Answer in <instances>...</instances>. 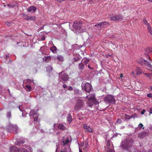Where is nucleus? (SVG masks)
Wrapping results in <instances>:
<instances>
[{"instance_id":"nucleus-1","label":"nucleus","mask_w":152,"mask_h":152,"mask_svg":"<svg viewBox=\"0 0 152 152\" xmlns=\"http://www.w3.org/2000/svg\"><path fill=\"white\" fill-rule=\"evenodd\" d=\"M82 24L80 22H75L73 24V28L76 33H80L85 31L86 29L82 26Z\"/></svg>"},{"instance_id":"nucleus-2","label":"nucleus","mask_w":152,"mask_h":152,"mask_svg":"<svg viewBox=\"0 0 152 152\" xmlns=\"http://www.w3.org/2000/svg\"><path fill=\"white\" fill-rule=\"evenodd\" d=\"M133 142L132 139L125 140L122 142L121 147L123 150H127L132 146Z\"/></svg>"},{"instance_id":"nucleus-3","label":"nucleus","mask_w":152,"mask_h":152,"mask_svg":"<svg viewBox=\"0 0 152 152\" xmlns=\"http://www.w3.org/2000/svg\"><path fill=\"white\" fill-rule=\"evenodd\" d=\"M85 104V102L83 100L80 99H78L76 102L74 109L75 110L78 111L82 108Z\"/></svg>"},{"instance_id":"nucleus-4","label":"nucleus","mask_w":152,"mask_h":152,"mask_svg":"<svg viewBox=\"0 0 152 152\" xmlns=\"http://www.w3.org/2000/svg\"><path fill=\"white\" fill-rule=\"evenodd\" d=\"M104 102L107 103L114 104L115 102V99L113 95H107L104 98Z\"/></svg>"},{"instance_id":"nucleus-5","label":"nucleus","mask_w":152,"mask_h":152,"mask_svg":"<svg viewBox=\"0 0 152 152\" xmlns=\"http://www.w3.org/2000/svg\"><path fill=\"white\" fill-rule=\"evenodd\" d=\"M81 87L83 90L84 89L86 92L88 93H90L92 88V86L88 83L85 84L82 83Z\"/></svg>"},{"instance_id":"nucleus-6","label":"nucleus","mask_w":152,"mask_h":152,"mask_svg":"<svg viewBox=\"0 0 152 152\" xmlns=\"http://www.w3.org/2000/svg\"><path fill=\"white\" fill-rule=\"evenodd\" d=\"M18 129V127L16 125L13 126L12 124H10L7 127V130L8 132L12 131L14 133L16 134Z\"/></svg>"},{"instance_id":"nucleus-7","label":"nucleus","mask_w":152,"mask_h":152,"mask_svg":"<svg viewBox=\"0 0 152 152\" xmlns=\"http://www.w3.org/2000/svg\"><path fill=\"white\" fill-rule=\"evenodd\" d=\"M22 16L24 19L28 21L31 20L34 21L36 20V17L34 15L28 16L27 15L23 13L22 14Z\"/></svg>"},{"instance_id":"nucleus-8","label":"nucleus","mask_w":152,"mask_h":152,"mask_svg":"<svg viewBox=\"0 0 152 152\" xmlns=\"http://www.w3.org/2000/svg\"><path fill=\"white\" fill-rule=\"evenodd\" d=\"M123 18V16L121 14L118 15H116L114 16H113L110 18V20H111L117 21L121 20Z\"/></svg>"},{"instance_id":"nucleus-9","label":"nucleus","mask_w":152,"mask_h":152,"mask_svg":"<svg viewBox=\"0 0 152 152\" xmlns=\"http://www.w3.org/2000/svg\"><path fill=\"white\" fill-rule=\"evenodd\" d=\"M99 103L98 101H96V100H92L91 99H88L87 102V104L88 105L91 107L94 104H98Z\"/></svg>"},{"instance_id":"nucleus-10","label":"nucleus","mask_w":152,"mask_h":152,"mask_svg":"<svg viewBox=\"0 0 152 152\" xmlns=\"http://www.w3.org/2000/svg\"><path fill=\"white\" fill-rule=\"evenodd\" d=\"M59 75L60 76L61 75V77L63 81H67L69 77L68 75L64 73L63 72L59 73Z\"/></svg>"},{"instance_id":"nucleus-11","label":"nucleus","mask_w":152,"mask_h":152,"mask_svg":"<svg viewBox=\"0 0 152 152\" xmlns=\"http://www.w3.org/2000/svg\"><path fill=\"white\" fill-rule=\"evenodd\" d=\"M83 127L85 130L87 132H92L93 131L91 128L86 124H84L83 125Z\"/></svg>"},{"instance_id":"nucleus-12","label":"nucleus","mask_w":152,"mask_h":152,"mask_svg":"<svg viewBox=\"0 0 152 152\" xmlns=\"http://www.w3.org/2000/svg\"><path fill=\"white\" fill-rule=\"evenodd\" d=\"M37 10L36 7L34 6H31L29 7L27 11L28 12H35Z\"/></svg>"},{"instance_id":"nucleus-13","label":"nucleus","mask_w":152,"mask_h":152,"mask_svg":"<svg viewBox=\"0 0 152 152\" xmlns=\"http://www.w3.org/2000/svg\"><path fill=\"white\" fill-rule=\"evenodd\" d=\"M10 152H19L18 149L15 146H12L10 147Z\"/></svg>"},{"instance_id":"nucleus-14","label":"nucleus","mask_w":152,"mask_h":152,"mask_svg":"<svg viewBox=\"0 0 152 152\" xmlns=\"http://www.w3.org/2000/svg\"><path fill=\"white\" fill-rule=\"evenodd\" d=\"M86 98L88 99L96 100L95 98V96L93 94H90L86 96Z\"/></svg>"},{"instance_id":"nucleus-15","label":"nucleus","mask_w":152,"mask_h":152,"mask_svg":"<svg viewBox=\"0 0 152 152\" xmlns=\"http://www.w3.org/2000/svg\"><path fill=\"white\" fill-rule=\"evenodd\" d=\"M136 72L137 75H140L142 73V70L139 67L137 68Z\"/></svg>"},{"instance_id":"nucleus-16","label":"nucleus","mask_w":152,"mask_h":152,"mask_svg":"<svg viewBox=\"0 0 152 152\" xmlns=\"http://www.w3.org/2000/svg\"><path fill=\"white\" fill-rule=\"evenodd\" d=\"M100 23L101 28L104 27L106 25L108 26L109 25V23L107 22H102Z\"/></svg>"},{"instance_id":"nucleus-17","label":"nucleus","mask_w":152,"mask_h":152,"mask_svg":"<svg viewBox=\"0 0 152 152\" xmlns=\"http://www.w3.org/2000/svg\"><path fill=\"white\" fill-rule=\"evenodd\" d=\"M58 128L59 129L64 130L66 129L65 127L62 124H60L58 126Z\"/></svg>"},{"instance_id":"nucleus-18","label":"nucleus","mask_w":152,"mask_h":152,"mask_svg":"<svg viewBox=\"0 0 152 152\" xmlns=\"http://www.w3.org/2000/svg\"><path fill=\"white\" fill-rule=\"evenodd\" d=\"M84 66L83 63H79L78 65V68L80 70H83Z\"/></svg>"},{"instance_id":"nucleus-19","label":"nucleus","mask_w":152,"mask_h":152,"mask_svg":"<svg viewBox=\"0 0 152 152\" xmlns=\"http://www.w3.org/2000/svg\"><path fill=\"white\" fill-rule=\"evenodd\" d=\"M50 50L53 53H55L56 52V51L57 50V48L55 46H54L50 48Z\"/></svg>"},{"instance_id":"nucleus-20","label":"nucleus","mask_w":152,"mask_h":152,"mask_svg":"<svg viewBox=\"0 0 152 152\" xmlns=\"http://www.w3.org/2000/svg\"><path fill=\"white\" fill-rule=\"evenodd\" d=\"M146 62H147V61L141 58L139 61L138 63L142 65L143 64H145V63H146Z\"/></svg>"},{"instance_id":"nucleus-21","label":"nucleus","mask_w":152,"mask_h":152,"mask_svg":"<svg viewBox=\"0 0 152 152\" xmlns=\"http://www.w3.org/2000/svg\"><path fill=\"white\" fill-rule=\"evenodd\" d=\"M67 121H68L69 123H70L72 121V117L70 113H69L68 115Z\"/></svg>"},{"instance_id":"nucleus-22","label":"nucleus","mask_w":152,"mask_h":152,"mask_svg":"<svg viewBox=\"0 0 152 152\" xmlns=\"http://www.w3.org/2000/svg\"><path fill=\"white\" fill-rule=\"evenodd\" d=\"M37 114V113L35 110H32L30 111L29 113V115L30 116H32L33 115H36Z\"/></svg>"},{"instance_id":"nucleus-23","label":"nucleus","mask_w":152,"mask_h":152,"mask_svg":"<svg viewBox=\"0 0 152 152\" xmlns=\"http://www.w3.org/2000/svg\"><path fill=\"white\" fill-rule=\"evenodd\" d=\"M90 60L86 58H84L82 60V61H83V63L85 65H86L89 62Z\"/></svg>"},{"instance_id":"nucleus-24","label":"nucleus","mask_w":152,"mask_h":152,"mask_svg":"<svg viewBox=\"0 0 152 152\" xmlns=\"http://www.w3.org/2000/svg\"><path fill=\"white\" fill-rule=\"evenodd\" d=\"M24 141L23 140L20 141V140H17V141L15 142L16 144L17 145H20L21 144L24 143Z\"/></svg>"},{"instance_id":"nucleus-25","label":"nucleus","mask_w":152,"mask_h":152,"mask_svg":"<svg viewBox=\"0 0 152 152\" xmlns=\"http://www.w3.org/2000/svg\"><path fill=\"white\" fill-rule=\"evenodd\" d=\"M74 92L75 94L77 95H79L80 94V91L78 89H76L74 90Z\"/></svg>"},{"instance_id":"nucleus-26","label":"nucleus","mask_w":152,"mask_h":152,"mask_svg":"<svg viewBox=\"0 0 152 152\" xmlns=\"http://www.w3.org/2000/svg\"><path fill=\"white\" fill-rule=\"evenodd\" d=\"M57 59L60 61H62L64 58L61 55H58L57 57Z\"/></svg>"},{"instance_id":"nucleus-27","label":"nucleus","mask_w":152,"mask_h":152,"mask_svg":"<svg viewBox=\"0 0 152 152\" xmlns=\"http://www.w3.org/2000/svg\"><path fill=\"white\" fill-rule=\"evenodd\" d=\"M69 142V140L68 138H67L65 140H64L63 141V143L64 145H65L67 143H68Z\"/></svg>"},{"instance_id":"nucleus-28","label":"nucleus","mask_w":152,"mask_h":152,"mask_svg":"<svg viewBox=\"0 0 152 152\" xmlns=\"http://www.w3.org/2000/svg\"><path fill=\"white\" fill-rule=\"evenodd\" d=\"M26 91H31V88L30 86L26 85Z\"/></svg>"},{"instance_id":"nucleus-29","label":"nucleus","mask_w":152,"mask_h":152,"mask_svg":"<svg viewBox=\"0 0 152 152\" xmlns=\"http://www.w3.org/2000/svg\"><path fill=\"white\" fill-rule=\"evenodd\" d=\"M145 51L146 52L148 53H152V48H147L146 49Z\"/></svg>"},{"instance_id":"nucleus-30","label":"nucleus","mask_w":152,"mask_h":152,"mask_svg":"<svg viewBox=\"0 0 152 152\" xmlns=\"http://www.w3.org/2000/svg\"><path fill=\"white\" fill-rule=\"evenodd\" d=\"M147 27L148 29L151 34H152V31L151 30V27L149 26V25L147 26Z\"/></svg>"},{"instance_id":"nucleus-31","label":"nucleus","mask_w":152,"mask_h":152,"mask_svg":"<svg viewBox=\"0 0 152 152\" xmlns=\"http://www.w3.org/2000/svg\"><path fill=\"white\" fill-rule=\"evenodd\" d=\"M51 59V57L50 56H47L45 58V61L47 62L49 61Z\"/></svg>"},{"instance_id":"nucleus-32","label":"nucleus","mask_w":152,"mask_h":152,"mask_svg":"<svg viewBox=\"0 0 152 152\" xmlns=\"http://www.w3.org/2000/svg\"><path fill=\"white\" fill-rule=\"evenodd\" d=\"M145 75H147L148 77L151 79V74L149 73H146L145 74Z\"/></svg>"},{"instance_id":"nucleus-33","label":"nucleus","mask_w":152,"mask_h":152,"mask_svg":"<svg viewBox=\"0 0 152 152\" xmlns=\"http://www.w3.org/2000/svg\"><path fill=\"white\" fill-rule=\"evenodd\" d=\"M95 26L96 27H97V28H101V24L100 23L97 24H96L95 25Z\"/></svg>"},{"instance_id":"nucleus-34","label":"nucleus","mask_w":152,"mask_h":152,"mask_svg":"<svg viewBox=\"0 0 152 152\" xmlns=\"http://www.w3.org/2000/svg\"><path fill=\"white\" fill-rule=\"evenodd\" d=\"M88 144L87 142H86L85 145V148H83V149H85V150H87V148H88Z\"/></svg>"},{"instance_id":"nucleus-35","label":"nucleus","mask_w":152,"mask_h":152,"mask_svg":"<svg viewBox=\"0 0 152 152\" xmlns=\"http://www.w3.org/2000/svg\"><path fill=\"white\" fill-rule=\"evenodd\" d=\"M144 22L145 23V24L147 26H148V25H149V24L148 23L147 21L145 19H144L143 20Z\"/></svg>"},{"instance_id":"nucleus-36","label":"nucleus","mask_w":152,"mask_h":152,"mask_svg":"<svg viewBox=\"0 0 152 152\" xmlns=\"http://www.w3.org/2000/svg\"><path fill=\"white\" fill-rule=\"evenodd\" d=\"M7 6L9 7L13 8L15 7V5L14 4H7Z\"/></svg>"},{"instance_id":"nucleus-37","label":"nucleus","mask_w":152,"mask_h":152,"mask_svg":"<svg viewBox=\"0 0 152 152\" xmlns=\"http://www.w3.org/2000/svg\"><path fill=\"white\" fill-rule=\"evenodd\" d=\"M61 152H68L67 149L65 147L64 149L63 150L61 151Z\"/></svg>"},{"instance_id":"nucleus-38","label":"nucleus","mask_w":152,"mask_h":152,"mask_svg":"<svg viewBox=\"0 0 152 152\" xmlns=\"http://www.w3.org/2000/svg\"><path fill=\"white\" fill-rule=\"evenodd\" d=\"M80 59V58L79 57H77V58H74L73 59L74 60V61L75 62V61H78Z\"/></svg>"},{"instance_id":"nucleus-39","label":"nucleus","mask_w":152,"mask_h":152,"mask_svg":"<svg viewBox=\"0 0 152 152\" xmlns=\"http://www.w3.org/2000/svg\"><path fill=\"white\" fill-rule=\"evenodd\" d=\"M7 116L8 117H10L11 116V113L10 112H9L7 113Z\"/></svg>"},{"instance_id":"nucleus-40","label":"nucleus","mask_w":152,"mask_h":152,"mask_svg":"<svg viewBox=\"0 0 152 152\" xmlns=\"http://www.w3.org/2000/svg\"><path fill=\"white\" fill-rule=\"evenodd\" d=\"M138 126L139 127L143 129H144V127H143V126L142 124H140Z\"/></svg>"},{"instance_id":"nucleus-41","label":"nucleus","mask_w":152,"mask_h":152,"mask_svg":"<svg viewBox=\"0 0 152 152\" xmlns=\"http://www.w3.org/2000/svg\"><path fill=\"white\" fill-rule=\"evenodd\" d=\"M121 122H122V121L121 119H118L117 121V123L120 124L121 123Z\"/></svg>"},{"instance_id":"nucleus-42","label":"nucleus","mask_w":152,"mask_h":152,"mask_svg":"<svg viewBox=\"0 0 152 152\" xmlns=\"http://www.w3.org/2000/svg\"><path fill=\"white\" fill-rule=\"evenodd\" d=\"M147 96L149 98H152V94L149 93L147 94Z\"/></svg>"},{"instance_id":"nucleus-43","label":"nucleus","mask_w":152,"mask_h":152,"mask_svg":"<svg viewBox=\"0 0 152 152\" xmlns=\"http://www.w3.org/2000/svg\"><path fill=\"white\" fill-rule=\"evenodd\" d=\"M26 83L29 84V83H31V80L29 79H28L26 80Z\"/></svg>"},{"instance_id":"nucleus-44","label":"nucleus","mask_w":152,"mask_h":152,"mask_svg":"<svg viewBox=\"0 0 152 152\" xmlns=\"http://www.w3.org/2000/svg\"><path fill=\"white\" fill-rule=\"evenodd\" d=\"M56 1H57L59 3H61L62 2H63L64 1H65L66 0H56Z\"/></svg>"},{"instance_id":"nucleus-45","label":"nucleus","mask_w":152,"mask_h":152,"mask_svg":"<svg viewBox=\"0 0 152 152\" xmlns=\"http://www.w3.org/2000/svg\"><path fill=\"white\" fill-rule=\"evenodd\" d=\"M107 152H115L113 150H112L110 148H109V150Z\"/></svg>"},{"instance_id":"nucleus-46","label":"nucleus","mask_w":152,"mask_h":152,"mask_svg":"<svg viewBox=\"0 0 152 152\" xmlns=\"http://www.w3.org/2000/svg\"><path fill=\"white\" fill-rule=\"evenodd\" d=\"M145 56L147 57V58H148H148L150 59V57L146 53H145Z\"/></svg>"},{"instance_id":"nucleus-47","label":"nucleus","mask_w":152,"mask_h":152,"mask_svg":"<svg viewBox=\"0 0 152 152\" xmlns=\"http://www.w3.org/2000/svg\"><path fill=\"white\" fill-rule=\"evenodd\" d=\"M132 75L134 77L135 75L136 74V73L134 71H132Z\"/></svg>"},{"instance_id":"nucleus-48","label":"nucleus","mask_w":152,"mask_h":152,"mask_svg":"<svg viewBox=\"0 0 152 152\" xmlns=\"http://www.w3.org/2000/svg\"><path fill=\"white\" fill-rule=\"evenodd\" d=\"M145 110L144 109L143 110L141 113V114H142V115L144 114L145 113Z\"/></svg>"},{"instance_id":"nucleus-49","label":"nucleus","mask_w":152,"mask_h":152,"mask_svg":"<svg viewBox=\"0 0 152 152\" xmlns=\"http://www.w3.org/2000/svg\"><path fill=\"white\" fill-rule=\"evenodd\" d=\"M68 89L69 90H72L73 89L72 86H70L69 87Z\"/></svg>"},{"instance_id":"nucleus-50","label":"nucleus","mask_w":152,"mask_h":152,"mask_svg":"<svg viewBox=\"0 0 152 152\" xmlns=\"http://www.w3.org/2000/svg\"><path fill=\"white\" fill-rule=\"evenodd\" d=\"M110 140L108 141L107 142V145L108 146H109L110 144Z\"/></svg>"},{"instance_id":"nucleus-51","label":"nucleus","mask_w":152,"mask_h":152,"mask_svg":"<svg viewBox=\"0 0 152 152\" xmlns=\"http://www.w3.org/2000/svg\"><path fill=\"white\" fill-rule=\"evenodd\" d=\"M38 120V117H36L34 118V121H37Z\"/></svg>"},{"instance_id":"nucleus-52","label":"nucleus","mask_w":152,"mask_h":152,"mask_svg":"<svg viewBox=\"0 0 152 152\" xmlns=\"http://www.w3.org/2000/svg\"><path fill=\"white\" fill-rule=\"evenodd\" d=\"M88 67L89 69H93V68L91 67L90 65H88Z\"/></svg>"},{"instance_id":"nucleus-53","label":"nucleus","mask_w":152,"mask_h":152,"mask_svg":"<svg viewBox=\"0 0 152 152\" xmlns=\"http://www.w3.org/2000/svg\"><path fill=\"white\" fill-rule=\"evenodd\" d=\"M22 152H28L25 149H22Z\"/></svg>"},{"instance_id":"nucleus-54","label":"nucleus","mask_w":152,"mask_h":152,"mask_svg":"<svg viewBox=\"0 0 152 152\" xmlns=\"http://www.w3.org/2000/svg\"><path fill=\"white\" fill-rule=\"evenodd\" d=\"M63 87L64 88H66L67 87V86L66 84H64L63 86Z\"/></svg>"},{"instance_id":"nucleus-55","label":"nucleus","mask_w":152,"mask_h":152,"mask_svg":"<svg viewBox=\"0 0 152 152\" xmlns=\"http://www.w3.org/2000/svg\"><path fill=\"white\" fill-rule=\"evenodd\" d=\"M149 113L150 114H152V109H151L149 111Z\"/></svg>"},{"instance_id":"nucleus-56","label":"nucleus","mask_w":152,"mask_h":152,"mask_svg":"<svg viewBox=\"0 0 152 152\" xmlns=\"http://www.w3.org/2000/svg\"><path fill=\"white\" fill-rule=\"evenodd\" d=\"M45 39V37H43L42 38V40H44Z\"/></svg>"},{"instance_id":"nucleus-57","label":"nucleus","mask_w":152,"mask_h":152,"mask_svg":"<svg viewBox=\"0 0 152 152\" xmlns=\"http://www.w3.org/2000/svg\"><path fill=\"white\" fill-rule=\"evenodd\" d=\"M132 116H131L130 117H129V119H130V118H132Z\"/></svg>"},{"instance_id":"nucleus-58","label":"nucleus","mask_w":152,"mask_h":152,"mask_svg":"<svg viewBox=\"0 0 152 152\" xmlns=\"http://www.w3.org/2000/svg\"><path fill=\"white\" fill-rule=\"evenodd\" d=\"M150 89H151V90L152 91V86L151 87Z\"/></svg>"},{"instance_id":"nucleus-59","label":"nucleus","mask_w":152,"mask_h":152,"mask_svg":"<svg viewBox=\"0 0 152 152\" xmlns=\"http://www.w3.org/2000/svg\"><path fill=\"white\" fill-rule=\"evenodd\" d=\"M148 1L150 2H152V0H148Z\"/></svg>"},{"instance_id":"nucleus-60","label":"nucleus","mask_w":152,"mask_h":152,"mask_svg":"<svg viewBox=\"0 0 152 152\" xmlns=\"http://www.w3.org/2000/svg\"><path fill=\"white\" fill-rule=\"evenodd\" d=\"M148 152H152V151L151 150H149L148 151Z\"/></svg>"},{"instance_id":"nucleus-61","label":"nucleus","mask_w":152,"mask_h":152,"mask_svg":"<svg viewBox=\"0 0 152 152\" xmlns=\"http://www.w3.org/2000/svg\"><path fill=\"white\" fill-rule=\"evenodd\" d=\"M122 74H121V77H122Z\"/></svg>"},{"instance_id":"nucleus-62","label":"nucleus","mask_w":152,"mask_h":152,"mask_svg":"<svg viewBox=\"0 0 152 152\" xmlns=\"http://www.w3.org/2000/svg\"><path fill=\"white\" fill-rule=\"evenodd\" d=\"M79 152H82V151L80 150V149H79Z\"/></svg>"},{"instance_id":"nucleus-63","label":"nucleus","mask_w":152,"mask_h":152,"mask_svg":"<svg viewBox=\"0 0 152 152\" xmlns=\"http://www.w3.org/2000/svg\"><path fill=\"white\" fill-rule=\"evenodd\" d=\"M56 125V124H54L53 125L54 128H55V126Z\"/></svg>"},{"instance_id":"nucleus-64","label":"nucleus","mask_w":152,"mask_h":152,"mask_svg":"<svg viewBox=\"0 0 152 152\" xmlns=\"http://www.w3.org/2000/svg\"><path fill=\"white\" fill-rule=\"evenodd\" d=\"M8 91L10 93V90L9 89H8Z\"/></svg>"}]
</instances>
